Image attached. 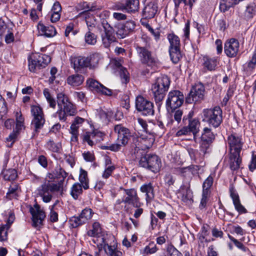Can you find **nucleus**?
I'll return each mask as SVG.
<instances>
[{"label": "nucleus", "instance_id": "nucleus-31", "mask_svg": "<svg viewBox=\"0 0 256 256\" xmlns=\"http://www.w3.org/2000/svg\"><path fill=\"white\" fill-rule=\"evenodd\" d=\"M125 4L126 12L128 13H135L139 10V0H126Z\"/></svg>", "mask_w": 256, "mask_h": 256}, {"label": "nucleus", "instance_id": "nucleus-11", "mask_svg": "<svg viewBox=\"0 0 256 256\" xmlns=\"http://www.w3.org/2000/svg\"><path fill=\"white\" fill-rule=\"evenodd\" d=\"M226 142L230 152H240L244 144L242 136L234 132L228 136Z\"/></svg>", "mask_w": 256, "mask_h": 256}, {"label": "nucleus", "instance_id": "nucleus-49", "mask_svg": "<svg viewBox=\"0 0 256 256\" xmlns=\"http://www.w3.org/2000/svg\"><path fill=\"white\" fill-rule=\"evenodd\" d=\"M102 228L98 222H94L92 226V229L89 230L87 234L90 236H96L100 234Z\"/></svg>", "mask_w": 256, "mask_h": 256}, {"label": "nucleus", "instance_id": "nucleus-63", "mask_svg": "<svg viewBox=\"0 0 256 256\" xmlns=\"http://www.w3.org/2000/svg\"><path fill=\"white\" fill-rule=\"evenodd\" d=\"M6 34L5 36V41L6 43L10 44L14 42V36L13 34L12 29L10 28L6 30Z\"/></svg>", "mask_w": 256, "mask_h": 256}, {"label": "nucleus", "instance_id": "nucleus-56", "mask_svg": "<svg viewBox=\"0 0 256 256\" xmlns=\"http://www.w3.org/2000/svg\"><path fill=\"white\" fill-rule=\"evenodd\" d=\"M9 228L5 225L0 226V242H4L8 240V231Z\"/></svg>", "mask_w": 256, "mask_h": 256}, {"label": "nucleus", "instance_id": "nucleus-58", "mask_svg": "<svg viewBox=\"0 0 256 256\" xmlns=\"http://www.w3.org/2000/svg\"><path fill=\"white\" fill-rule=\"evenodd\" d=\"M228 238L234 244L235 246L238 248L242 250V251L246 252L248 250L240 242L234 238L232 236L228 234Z\"/></svg>", "mask_w": 256, "mask_h": 256}, {"label": "nucleus", "instance_id": "nucleus-25", "mask_svg": "<svg viewBox=\"0 0 256 256\" xmlns=\"http://www.w3.org/2000/svg\"><path fill=\"white\" fill-rule=\"evenodd\" d=\"M37 28L39 34L46 37H53L56 34L55 28L51 25L46 26L42 23L39 22L37 26Z\"/></svg>", "mask_w": 256, "mask_h": 256}, {"label": "nucleus", "instance_id": "nucleus-5", "mask_svg": "<svg viewBox=\"0 0 256 256\" xmlns=\"http://www.w3.org/2000/svg\"><path fill=\"white\" fill-rule=\"evenodd\" d=\"M184 96L178 90L170 91L168 95L166 106L168 110H172L180 107L184 101Z\"/></svg>", "mask_w": 256, "mask_h": 256}, {"label": "nucleus", "instance_id": "nucleus-26", "mask_svg": "<svg viewBox=\"0 0 256 256\" xmlns=\"http://www.w3.org/2000/svg\"><path fill=\"white\" fill-rule=\"evenodd\" d=\"M230 196L232 200L235 209L240 214L247 212L246 208L241 204L238 194L233 190H230Z\"/></svg>", "mask_w": 256, "mask_h": 256}, {"label": "nucleus", "instance_id": "nucleus-2", "mask_svg": "<svg viewBox=\"0 0 256 256\" xmlns=\"http://www.w3.org/2000/svg\"><path fill=\"white\" fill-rule=\"evenodd\" d=\"M114 131L118 135L116 142V143L111 144L110 148L112 151L116 152L128 143L131 134L130 130L122 124L116 125Z\"/></svg>", "mask_w": 256, "mask_h": 256}, {"label": "nucleus", "instance_id": "nucleus-34", "mask_svg": "<svg viewBox=\"0 0 256 256\" xmlns=\"http://www.w3.org/2000/svg\"><path fill=\"white\" fill-rule=\"evenodd\" d=\"M256 14V8L254 3L248 4L244 12V19L249 20L253 18Z\"/></svg>", "mask_w": 256, "mask_h": 256}, {"label": "nucleus", "instance_id": "nucleus-52", "mask_svg": "<svg viewBox=\"0 0 256 256\" xmlns=\"http://www.w3.org/2000/svg\"><path fill=\"white\" fill-rule=\"evenodd\" d=\"M17 177L16 171L14 169H10L4 172V178L6 180H12Z\"/></svg>", "mask_w": 256, "mask_h": 256}, {"label": "nucleus", "instance_id": "nucleus-17", "mask_svg": "<svg viewBox=\"0 0 256 256\" xmlns=\"http://www.w3.org/2000/svg\"><path fill=\"white\" fill-rule=\"evenodd\" d=\"M104 134L98 131H93L92 132H86L82 136V140L86 142L89 146H92L98 142L103 140Z\"/></svg>", "mask_w": 256, "mask_h": 256}, {"label": "nucleus", "instance_id": "nucleus-13", "mask_svg": "<svg viewBox=\"0 0 256 256\" xmlns=\"http://www.w3.org/2000/svg\"><path fill=\"white\" fill-rule=\"evenodd\" d=\"M126 196H124L122 202L127 204H131L134 207L141 206L142 204L140 202L136 190L134 188L124 189Z\"/></svg>", "mask_w": 256, "mask_h": 256}, {"label": "nucleus", "instance_id": "nucleus-18", "mask_svg": "<svg viewBox=\"0 0 256 256\" xmlns=\"http://www.w3.org/2000/svg\"><path fill=\"white\" fill-rule=\"evenodd\" d=\"M86 84L91 90L106 96L112 95V92L110 89L105 87L95 80L89 78L87 80Z\"/></svg>", "mask_w": 256, "mask_h": 256}, {"label": "nucleus", "instance_id": "nucleus-46", "mask_svg": "<svg viewBox=\"0 0 256 256\" xmlns=\"http://www.w3.org/2000/svg\"><path fill=\"white\" fill-rule=\"evenodd\" d=\"M79 180L82 185L84 189L86 190L88 188V173L85 170L82 168H80V170Z\"/></svg>", "mask_w": 256, "mask_h": 256}, {"label": "nucleus", "instance_id": "nucleus-3", "mask_svg": "<svg viewBox=\"0 0 256 256\" xmlns=\"http://www.w3.org/2000/svg\"><path fill=\"white\" fill-rule=\"evenodd\" d=\"M62 181L60 180L58 184H50L46 182L38 188V194L44 202H49L51 200L52 192L59 191L62 188Z\"/></svg>", "mask_w": 256, "mask_h": 256}, {"label": "nucleus", "instance_id": "nucleus-48", "mask_svg": "<svg viewBox=\"0 0 256 256\" xmlns=\"http://www.w3.org/2000/svg\"><path fill=\"white\" fill-rule=\"evenodd\" d=\"M82 189L80 184L79 183L74 184L70 191V194L74 198L77 199L78 196L82 193Z\"/></svg>", "mask_w": 256, "mask_h": 256}, {"label": "nucleus", "instance_id": "nucleus-1", "mask_svg": "<svg viewBox=\"0 0 256 256\" xmlns=\"http://www.w3.org/2000/svg\"><path fill=\"white\" fill-rule=\"evenodd\" d=\"M170 80L165 75H162L156 78L152 86V90L156 102H161L164 98L166 92L170 85Z\"/></svg>", "mask_w": 256, "mask_h": 256}, {"label": "nucleus", "instance_id": "nucleus-15", "mask_svg": "<svg viewBox=\"0 0 256 256\" xmlns=\"http://www.w3.org/2000/svg\"><path fill=\"white\" fill-rule=\"evenodd\" d=\"M30 212L32 215V225L34 227H40L46 218V214L43 210L38 205L30 208Z\"/></svg>", "mask_w": 256, "mask_h": 256}, {"label": "nucleus", "instance_id": "nucleus-61", "mask_svg": "<svg viewBox=\"0 0 256 256\" xmlns=\"http://www.w3.org/2000/svg\"><path fill=\"white\" fill-rule=\"evenodd\" d=\"M8 108L4 100L0 94V115L2 116L7 113Z\"/></svg>", "mask_w": 256, "mask_h": 256}, {"label": "nucleus", "instance_id": "nucleus-32", "mask_svg": "<svg viewBox=\"0 0 256 256\" xmlns=\"http://www.w3.org/2000/svg\"><path fill=\"white\" fill-rule=\"evenodd\" d=\"M86 58L88 68H96L100 59V56L99 54H93Z\"/></svg>", "mask_w": 256, "mask_h": 256}, {"label": "nucleus", "instance_id": "nucleus-10", "mask_svg": "<svg viewBox=\"0 0 256 256\" xmlns=\"http://www.w3.org/2000/svg\"><path fill=\"white\" fill-rule=\"evenodd\" d=\"M136 50L142 63L148 66H153L157 62V60L152 55V52L147 48L137 46Z\"/></svg>", "mask_w": 256, "mask_h": 256}, {"label": "nucleus", "instance_id": "nucleus-55", "mask_svg": "<svg viewBox=\"0 0 256 256\" xmlns=\"http://www.w3.org/2000/svg\"><path fill=\"white\" fill-rule=\"evenodd\" d=\"M52 172L57 176L58 178H62V180L66 177L67 173L62 169L60 166H56Z\"/></svg>", "mask_w": 256, "mask_h": 256}, {"label": "nucleus", "instance_id": "nucleus-22", "mask_svg": "<svg viewBox=\"0 0 256 256\" xmlns=\"http://www.w3.org/2000/svg\"><path fill=\"white\" fill-rule=\"evenodd\" d=\"M211 143L212 142H210L202 140H201L200 146V152L198 154L197 152H196L193 150H190L189 153L191 157L195 159L198 158L202 159L204 156V155L208 152V150Z\"/></svg>", "mask_w": 256, "mask_h": 256}, {"label": "nucleus", "instance_id": "nucleus-45", "mask_svg": "<svg viewBox=\"0 0 256 256\" xmlns=\"http://www.w3.org/2000/svg\"><path fill=\"white\" fill-rule=\"evenodd\" d=\"M170 43V48H180V40L179 38L174 34H170L168 36Z\"/></svg>", "mask_w": 256, "mask_h": 256}, {"label": "nucleus", "instance_id": "nucleus-30", "mask_svg": "<svg viewBox=\"0 0 256 256\" xmlns=\"http://www.w3.org/2000/svg\"><path fill=\"white\" fill-rule=\"evenodd\" d=\"M84 80V76L78 74L71 75L67 78L68 84L72 86H78L81 85Z\"/></svg>", "mask_w": 256, "mask_h": 256}, {"label": "nucleus", "instance_id": "nucleus-38", "mask_svg": "<svg viewBox=\"0 0 256 256\" xmlns=\"http://www.w3.org/2000/svg\"><path fill=\"white\" fill-rule=\"evenodd\" d=\"M36 54H32L28 58V68L30 72H36L37 70L41 68Z\"/></svg>", "mask_w": 256, "mask_h": 256}, {"label": "nucleus", "instance_id": "nucleus-27", "mask_svg": "<svg viewBox=\"0 0 256 256\" xmlns=\"http://www.w3.org/2000/svg\"><path fill=\"white\" fill-rule=\"evenodd\" d=\"M161 166V161L155 154H148V169L152 172H158Z\"/></svg>", "mask_w": 256, "mask_h": 256}, {"label": "nucleus", "instance_id": "nucleus-33", "mask_svg": "<svg viewBox=\"0 0 256 256\" xmlns=\"http://www.w3.org/2000/svg\"><path fill=\"white\" fill-rule=\"evenodd\" d=\"M157 12V8L154 4L146 6L144 10L143 15L146 18H152L154 17Z\"/></svg>", "mask_w": 256, "mask_h": 256}, {"label": "nucleus", "instance_id": "nucleus-8", "mask_svg": "<svg viewBox=\"0 0 256 256\" xmlns=\"http://www.w3.org/2000/svg\"><path fill=\"white\" fill-rule=\"evenodd\" d=\"M155 137L153 133L145 132L138 138L135 144L136 148L138 150L148 149L152 146Z\"/></svg>", "mask_w": 256, "mask_h": 256}, {"label": "nucleus", "instance_id": "nucleus-54", "mask_svg": "<svg viewBox=\"0 0 256 256\" xmlns=\"http://www.w3.org/2000/svg\"><path fill=\"white\" fill-rule=\"evenodd\" d=\"M57 98L58 108L62 106V104L64 106L66 102H70L67 96L62 92L58 93L57 94Z\"/></svg>", "mask_w": 256, "mask_h": 256}, {"label": "nucleus", "instance_id": "nucleus-21", "mask_svg": "<svg viewBox=\"0 0 256 256\" xmlns=\"http://www.w3.org/2000/svg\"><path fill=\"white\" fill-rule=\"evenodd\" d=\"M84 122V119L80 117H76L72 124L70 132L72 134L70 140L73 142L78 141V129Z\"/></svg>", "mask_w": 256, "mask_h": 256}, {"label": "nucleus", "instance_id": "nucleus-23", "mask_svg": "<svg viewBox=\"0 0 256 256\" xmlns=\"http://www.w3.org/2000/svg\"><path fill=\"white\" fill-rule=\"evenodd\" d=\"M70 62L72 66L77 72L81 71L84 68H88L86 58L85 56H72L70 58Z\"/></svg>", "mask_w": 256, "mask_h": 256}, {"label": "nucleus", "instance_id": "nucleus-19", "mask_svg": "<svg viewBox=\"0 0 256 256\" xmlns=\"http://www.w3.org/2000/svg\"><path fill=\"white\" fill-rule=\"evenodd\" d=\"M136 24L132 20L126 21L124 24L120 26L116 31L117 36L123 38L132 32L135 28Z\"/></svg>", "mask_w": 256, "mask_h": 256}, {"label": "nucleus", "instance_id": "nucleus-64", "mask_svg": "<svg viewBox=\"0 0 256 256\" xmlns=\"http://www.w3.org/2000/svg\"><path fill=\"white\" fill-rule=\"evenodd\" d=\"M167 251L170 256H182V254L172 245L168 246Z\"/></svg>", "mask_w": 256, "mask_h": 256}, {"label": "nucleus", "instance_id": "nucleus-14", "mask_svg": "<svg viewBox=\"0 0 256 256\" xmlns=\"http://www.w3.org/2000/svg\"><path fill=\"white\" fill-rule=\"evenodd\" d=\"M240 49V43L238 40L232 38L227 40L224 46V52L227 56L234 58L236 56Z\"/></svg>", "mask_w": 256, "mask_h": 256}, {"label": "nucleus", "instance_id": "nucleus-57", "mask_svg": "<svg viewBox=\"0 0 256 256\" xmlns=\"http://www.w3.org/2000/svg\"><path fill=\"white\" fill-rule=\"evenodd\" d=\"M174 3V6L176 8H178L180 4L183 2L185 6H188L190 8H192L193 4L194 3L196 0H173Z\"/></svg>", "mask_w": 256, "mask_h": 256}, {"label": "nucleus", "instance_id": "nucleus-51", "mask_svg": "<svg viewBox=\"0 0 256 256\" xmlns=\"http://www.w3.org/2000/svg\"><path fill=\"white\" fill-rule=\"evenodd\" d=\"M158 248L156 244L154 242H150L144 250V252L146 254H153L156 252Z\"/></svg>", "mask_w": 256, "mask_h": 256}, {"label": "nucleus", "instance_id": "nucleus-44", "mask_svg": "<svg viewBox=\"0 0 256 256\" xmlns=\"http://www.w3.org/2000/svg\"><path fill=\"white\" fill-rule=\"evenodd\" d=\"M46 146L48 150L54 152H60L62 149L60 143H55L52 140H49L46 142Z\"/></svg>", "mask_w": 256, "mask_h": 256}, {"label": "nucleus", "instance_id": "nucleus-39", "mask_svg": "<svg viewBox=\"0 0 256 256\" xmlns=\"http://www.w3.org/2000/svg\"><path fill=\"white\" fill-rule=\"evenodd\" d=\"M36 56V59L38 61V63L40 64L41 68L46 67L51 60L50 56L48 55L44 54H35Z\"/></svg>", "mask_w": 256, "mask_h": 256}, {"label": "nucleus", "instance_id": "nucleus-62", "mask_svg": "<svg viewBox=\"0 0 256 256\" xmlns=\"http://www.w3.org/2000/svg\"><path fill=\"white\" fill-rule=\"evenodd\" d=\"M210 194V192H209L202 191V198L200 205V208H203L206 207Z\"/></svg>", "mask_w": 256, "mask_h": 256}, {"label": "nucleus", "instance_id": "nucleus-59", "mask_svg": "<svg viewBox=\"0 0 256 256\" xmlns=\"http://www.w3.org/2000/svg\"><path fill=\"white\" fill-rule=\"evenodd\" d=\"M56 202L50 208V220L52 222H56L58 220V214L57 212L54 210Z\"/></svg>", "mask_w": 256, "mask_h": 256}, {"label": "nucleus", "instance_id": "nucleus-16", "mask_svg": "<svg viewBox=\"0 0 256 256\" xmlns=\"http://www.w3.org/2000/svg\"><path fill=\"white\" fill-rule=\"evenodd\" d=\"M76 114V109L74 105L70 102H66L63 106L60 107L57 111L58 115L60 120L66 121L67 116H72Z\"/></svg>", "mask_w": 256, "mask_h": 256}, {"label": "nucleus", "instance_id": "nucleus-43", "mask_svg": "<svg viewBox=\"0 0 256 256\" xmlns=\"http://www.w3.org/2000/svg\"><path fill=\"white\" fill-rule=\"evenodd\" d=\"M170 54L172 60L176 64L182 58L180 48H170Z\"/></svg>", "mask_w": 256, "mask_h": 256}, {"label": "nucleus", "instance_id": "nucleus-9", "mask_svg": "<svg viewBox=\"0 0 256 256\" xmlns=\"http://www.w3.org/2000/svg\"><path fill=\"white\" fill-rule=\"evenodd\" d=\"M102 24L104 28V31L101 34L102 43L105 48H108L116 42V38L113 28L108 23L102 22Z\"/></svg>", "mask_w": 256, "mask_h": 256}, {"label": "nucleus", "instance_id": "nucleus-50", "mask_svg": "<svg viewBox=\"0 0 256 256\" xmlns=\"http://www.w3.org/2000/svg\"><path fill=\"white\" fill-rule=\"evenodd\" d=\"M84 40L88 44L94 45L96 42V36L90 31L85 34Z\"/></svg>", "mask_w": 256, "mask_h": 256}, {"label": "nucleus", "instance_id": "nucleus-7", "mask_svg": "<svg viewBox=\"0 0 256 256\" xmlns=\"http://www.w3.org/2000/svg\"><path fill=\"white\" fill-rule=\"evenodd\" d=\"M136 108L144 116H152L154 114L153 103L142 96L139 95L136 98Z\"/></svg>", "mask_w": 256, "mask_h": 256}, {"label": "nucleus", "instance_id": "nucleus-53", "mask_svg": "<svg viewBox=\"0 0 256 256\" xmlns=\"http://www.w3.org/2000/svg\"><path fill=\"white\" fill-rule=\"evenodd\" d=\"M256 66V50L253 53L251 60L248 64L246 70L251 72Z\"/></svg>", "mask_w": 256, "mask_h": 256}, {"label": "nucleus", "instance_id": "nucleus-12", "mask_svg": "<svg viewBox=\"0 0 256 256\" xmlns=\"http://www.w3.org/2000/svg\"><path fill=\"white\" fill-rule=\"evenodd\" d=\"M93 212L92 209L86 208L83 210L78 216H72L70 220V225L73 228H76L86 223L92 216Z\"/></svg>", "mask_w": 256, "mask_h": 256}, {"label": "nucleus", "instance_id": "nucleus-41", "mask_svg": "<svg viewBox=\"0 0 256 256\" xmlns=\"http://www.w3.org/2000/svg\"><path fill=\"white\" fill-rule=\"evenodd\" d=\"M200 126V122L196 119H194L189 122L188 126L190 130V133H192L194 138L199 131Z\"/></svg>", "mask_w": 256, "mask_h": 256}, {"label": "nucleus", "instance_id": "nucleus-20", "mask_svg": "<svg viewBox=\"0 0 256 256\" xmlns=\"http://www.w3.org/2000/svg\"><path fill=\"white\" fill-rule=\"evenodd\" d=\"M205 94V88L202 83L196 84L190 92V96L192 102H196L204 99Z\"/></svg>", "mask_w": 256, "mask_h": 256}, {"label": "nucleus", "instance_id": "nucleus-60", "mask_svg": "<svg viewBox=\"0 0 256 256\" xmlns=\"http://www.w3.org/2000/svg\"><path fill=\"white\" fill-rule=\"evenodd\" d=\"M82 9L84 11H94L96 9V6L94 4H90L87 2H83L81 6Z\"/></svg>", "mask_w": 256, "mask_h": 256}, {"label": "nucleus", "instance_id": "nucleus-28", "mask_svg": "<svg viewBox=\"0 0 256 256\" xmlns=\"http://www.w3.org/2000/svg\"><path fill=\"white\" fill-rule=\"evenodd\" d=\"M202 60L204 67L210 71L214 70L218 63L217 58H210L208 56H204Z\"/></svg>", "mask_w": 256, "mask_h": 256}, {"label": "nucleus", "instance_id": "nucleus-35", "mask_svg": "<svg viewBox=\"0 0 256 256\" xmlns=\"http://www.w3.org/2000/svg\"><path fill=\"white\" fill-rule=\"evenodd\" d=\"M20 191V190L18 186L16 184H12L6 193L7 198L10 200L16 198Z\"/></svg>", "mask_w": 256, "mask_h": 256}, {"label": "nucleus", "instance_id": "nucleus-40", "mask_svg": "<svg viewBox=\"0 0 256 256\" xmlns=\"http://www.w3.org/2000/svg\"><path fill=\"white\" fill-rule=\"evenodd\" d=\"M215 136L211 130L208 128H204L203 130L201 140L212 142L214 139Z\"/></svg>", "mask_w": 256, "mask_h": 256}, {"label": "nucleus", "instance_id": "nucleus-36", "mask_svg": "<svg viewBox=\"0 0 256 256\" xmlns=\"http://www.w3.org/2000/svg\"><path fill=\"white\" fill-rule=\"evenodd\" d=\"M103 248L108 256H122V252L116 248L114 246L104 244Z\"/></svg>", "mask_w": 256, "mask_h": 256}, {"label": "nucleus", "instance_id": "nucleus-6", "mask_svg": "<svg viewBox=\"0 0 256 256\" xmlns=\"http://www.w3.org/2000/svg\"><path fill=\"white\" fill-rule=\"evenodd\" d=\"M30 112L33 118L32 121V127L34 131L37 133L42 128L45 122L44 114L42 109L39 106H32L30 108Z\"/></svg>", "mask_w": 256, "mask_h": 256}, {"label": "nucleus", "instance_id": "nucleus-37", "mask_svg": "<svg viewBox=\"0 0 256 256\" xmlns=\"http://www.w3.org/2000/svg\"><path fill=\"white\" fill-rule=\"evenodd\" d=\"M116 65L118 68L122 82L124 84L128 83L129 82V74L127 70L122 66L119 62H116Z\"/></svg>", "mask_w": 256, "mask_h": 256}, {"label": "nucleus", "instance_id": "nucleus-47", "mask_svg": "<svg viewBox=\"0 0 256 256\" xmlns=\"http://www.w3.org/2000/svg\"><path fill=\"white\" fill-rule=\"evenodd\" d=\"M214 176L215 173H211L210 175L204 181L202 184V191L210 192V189L212 185L214 182Z\"/></svg>", "mask_w": 256, "mask_h": 256}, {"label": "nucleus", "instance_id": "nucleus-42", "mask_svg": "<svg viewBox=\"0 0 256 256\" xmlns=\"http://www.w3.org/2000/svg\"><path fill=\"white\" fill-rule=\"evenodd\" d=\"M43 94L50 106L54 108L56 106V102L54 96L50 94V90L48 88H44L43 90Z\"/></svg>", "mask_w": 256, "mask_h": 256}, {"label": "nucleus", "instance_id": "nucleus-24", "mask_svg": "<svg viewBox=\"0 0 256 256\" xmlns=\"http://www.w3.org/2000/svg\"><path fill=\"white\" fill-rule=\"evenodd\" d=\"M240 152H230L228 156V164L232 170L238 169L242 163Z\"/></svg>", "mask_w": 256, "mask_h": 256}, {"label": "nucleus", "instance_id": "nucleus-4", "mask_svg": "<svg viewBox=\"0 0 256 256\" xmlns=\"http://www.w3.org/2000/svg\"><path fill=\"white\" fill-rule=\"evenodd\" d=\"M203 115V120L214 128L218 127L222 122V110L219 106H216L213 109L204 110Z\"/></svg>", "mask_w": 256, "mask_h": 256}, {"label": "nucleus", "instance_id": "nucleus-29", "mask_svg": "<svg viewBox=\"0 0 256 256\" xmlns=\"http://www.w3.org/2000/svg\"><path fill=\"white\" fill-rule=\"evenodd\" d=\"M142 192L146 193V200L147 202L152 200L154 196V188L150 182L144 184L140 188Z\"/></svg>", "mask_w": 256, "mask_h": 256}]
</instances>
